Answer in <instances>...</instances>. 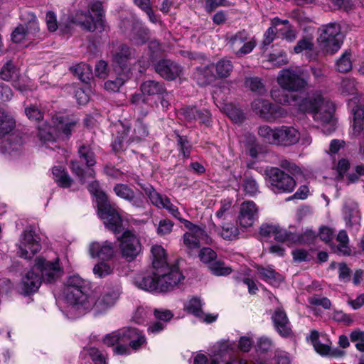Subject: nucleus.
<instances>
[{
  "label": "nucleus",
  "mask_w": 364,
  "mask_h": 364,
  "mask_svg": "<svg viewBox=\"0 0 364 364\" xmlns=\"http://www.w3.org/2000/svg\"><path fill=\"white\" fill-rule=\"evenodd\" d=\"M291 100L294 107L303 113H310L314 119L321 124H328L329 128L325 133L329 134L334 131L335 123L333 113L335 107L333 102L324 98L320 92L309 93L306 97H301L298 94H292Z\"/></svg>",
  "instance_id": "obj_1"
},
{
  "label": "nucleus",
  "mask_w": 364,
  "mask_h": 364,
  "mask_svg": "<svg viewBox=\"0 0 364 364\" xmlns=\"http://www.w3.org/2000/svg\"><path fill=\"white\" fill-rule=\"evenodd\" d=\"M258 135L269 144L282 146H290L299 142L300 133L292 126L281 125L274 128L268 125L258 127Z\"/></svg>",
  "instance_id": "obj_2"
},
{
  "label": "nucleus",
  "mask_w": 364,
  "mask_h": 364,
  "mask_svg": "<svg viewBox=\"0 0 364 364\" xmlns=\"http://www.w3.org/2000/svg\"><path fill=\"white\" fill-rule=\"evenodd\" d=\"M89 9L95 15V18L90 13L78 11L73 16L72 21L80 25L87 31L102 32L105 28L102 3L100 1H94L90 4Z\"/></svg>",
  "instance_id": "obj_3"
},
{
  "label": "nucleus",
  "mask_w": 364,
  "mask_h": 364,
  "mask_svg": "<svg viewBox=\"0 0 364 364\" xmlns=\"http://www.w3.org/2000/svg\"><path fill=\"white\" fill-rule=\"evenodd\" d=\"M90 289V282L78 274L69 276L65 282L64 289L67 303L77 309H81L86 301Z\"/></svg>",
  "instance_id": "obj_4"
},
{
  "label": "nucleus",
  "mask_w": 364,
  "mask_h": 364,
  "mask_svg": "<svg viewBox=\"0 0 364 364\" xmlns=\"http://www.w3.org/2000/svg\"><path fill=\"white\" fill-rule=\"evenodd\" d=\"M318 33L317 41L322 52L333 55L340 50L343 43V36L338 23L323 25L318 28Z\"/></svg>",
  "instance_id": "obj_5"
},
{
  "label": "nucleus",
  "mask_w": 364,
  "mask_h": 364,
  "mask_svg": "<svg viewBox=\"0 0 364 364\" xmlns=\"http://www.w3.org/2000/svg\"><path fill=\"white\" fill-rule=\"evenodd\" d=\"M309 77L307 70L300 67L289 68L279 72L277 81L283 90L297 92L308 85Z\"/></svg>",
  "instance_id": "obj_6"
},
{
  "label": "nucleus",
  "mask_w": 364,
  "mask_h": 364,
  "mask_svg": "<svg viewBox=\"0 0 364 364\" xmlns=\"http://www.w3.org/2000/svg\"><path fill=\"white\" fill-rule=\"evenodd\" d=\"M121 294L119 286L107 289L99 296L89 295L81 309L92 310L96 315L102 314L113 307Z\"/></svg>",
  "instance_id": "obj_7"
},
{
  "label": "nucleus",
  "mask_w": 364,
  "mask_h": 364,
  "mask_svg": "<svg viewBox=\"0 0 364 364\" xmlns=\"http://www.w3.org/2000/svg\"><path fill=\"white\" fill-rule=\"evenodd\" d=\"M271 190L275 193H291L296 187V181L279 168L271 167L265 170Z\"/></svg>",
  "instance_id": "obj_8"
},
{
  "label": "nucleus",
  "mask_w": 364,
  "mask_h": 364,
  "mask_svg": "<svg viewBox=\"0 0 364 364\" xmlns=\"http://www.w3.org/2000/svg\"><path fill=\"white\" fill-rule=\"evenodd\" d=\"M117 240L122 256L127 261L134 260L141 250L139 237L131 230H125Z\"/></svg>",
  "instance_id": "obj_9"
},
{
  "label": "nucleus",
  "mask_w": 364,
  "mask_h": 364,
  "mask_svg": "<svg viewBox=\"0 0 364 364\" xmlns=\"http://www.w3.org/2000/svg\"><path fill=\"white\" fill-rule=\"evenodd\" d=\"M138 184L144 190L145 194L149 197L154 205L166 209L173 217L181 223L183 220H186L181 217L178 208L171 202L166 196L160 194L150 185L141 184L140 183H138Z\"/></svg>",
  "instance_id": "obj_10"
},
{
  "label": "nucleus",
  "mask_w": 364,
  "mask_h": 364,
  "mask_svg": "<svg viewBox=\"0 0 364 364\" xmlns=\"http://www.w3.org/2000/svg\"><path fill=\"white\" fill-rule=\"evenodd\" d=\"M35 269L41 278V282H43L46 284L55 282L63 273L58 258L53 262H49L43 258L38 257L36 259Z\"/></svg>",
  "instance_id": "obj_11"
},
{
  "label": "nucleus",
  "mask_w": 364,
  "mask_h": 364,
  "mask_svg": "<svg viewBox=\"0 0 364 364\" xmlns=\"http://www.w3.org/2000/svg\"><path fill=\"white\" fill-rule=\"evenodd\" d=\"M18 253L21 257L32 258L41 250L39 237L32 230H26L21 236Z\"/></svg>",
  "instance_id": "obj_12"
},
{
  "label": "nucleus",
  "mask_w": 364,
  "mask_h": 364,
  "mask_svg": "<svg viewBox=\"0 0 364 364\" xmlns=\"http://www.w3.org/2000/svg\"><path fill=\"white\" fill-rule=\"evenodd\" d=\"M159 291L165 292L172 290L183 279L182 273L176 267H166L164 269L156 271Z\"/></svg>",
  "instance_id": "obj_13"
},
{
  "label": "nucleus",
  "mask_w": 364,
  "mask_h": 364,
  "mask_svg": "<svg viewBox=\"0 0 364 364\" xmlns=\"http://www.w3.org/2000/svg\"><path fill=\"white\" fill-rule=\"evenodd\" d=\"M348 106L353 115L352 136L358 137L362 134L364 138V103L355 96L348 100Z\"/></svg>",
  "instance_id": "obj_14"
},
{
  "label": "nucleus",
  "mask_w": 364,
  "mask_h": 364,
  "mask_svg": "<svg viewBox=\"0 0 364 364\" xmlns=\"http://www.w3.org/2000/svg\"><path fill=\"white\" fill-rule=\"evenodd\" d=\"M228 43L234 53L241 57L252 51L256 46L255 41L250 38L247 31H242L228 38Z\"/></svg>",
  "instance_id": "obj_15"
},
{
  "label": "nucleus",
  "mask_w": 364,
  "mask_h": 364,
  "mask_svg": "<svg viewBox=\"0 0 364 364\" xmlns=\"http://www.w3.org/2000/svg\"><path fill=\"white\" fill-rule=\"evenodd\" d=\"M99 215L105 226L114 234L122 230V220L119 213L107 203L98 205Z\"/></svg>",
  "instance_id": "obj_16"
},
{
  "label": "nucleus",
  "mask_w": 364,
  "mask_h": 364,
  "mask_svg": "<svg viewBox=\"0 0 364 364\" xmlns=\"http://www.w3.org/2000/svg\"><path fill=\"white\" fill-rule=\"evenodd\" d=\"M258 218V208L255 202L246 200L242 203L237 217L240 226L247 228L252 227Z\"/></svg>",
  "instance_id": "obj_17"
},
{
  "label": "nucleus",
  "mask_w": 364,
  "mask_h": 364,
  "mask_svg": "<svg viewBox=\"0 0 364 364\" xmlns=\"http://www.w3.org/2000/svg\"><path fill=\"white\" fill-rule=\"evenodd\" d=\"M183 223L189 232L183 235V244L189 250L197 249L200 247V241L206 236L203 229L192 223L189 220H183Z\"/></svg>",
  "instance_id": "obj_18"
},
{
  "label": "nucleus",
  "mask_w": 364,
  "mask_h": 364,
  "mask_svg": "<svg viewBox=\"0 0 364 364\" xmlns=\"http://www.w3.org/2000/svg\"><path fill=\"white\" fill-rule=\"evenodd\" d=\"M272 321L276 331L284 338H289L293 336L291 323L286 311L277 308L272 315Z\"/></svg>",
  "instance_id": "obj_19"
},
{
  "label": "nucleus",
  "mask_w": 364,
  "mask_h": 364,
  "mask_svg": "<svg viewBox=\"0 0 364 364\" xmlns=\"http://www.w3.org/2000/svg\"><path fill=\"white\" fill-rule=\"evenodd\" d=\"M41 284V278L37 272L35 266L28 271L21 279L18 286V291L23 295H28L36 292Z\"/></svg>",
  "instance_id": "obj_20"
},
{
  "label": "nucleus",
  "mask_w": 364,
  "mask_h": 364,
  "mask_svg": "<svg viewBox=\"0 0 364 364\" xmlns=\"http://www.w3.org/2000/svg\"><path fill=\"white\" fill-rule=\"evenodd\" d=\"M89 252L92 258L109 260L114 255L115 245L107 240L102 242H93L90 245Z\"/></svg>",
  "instance_id": "obj_21"
},
{
  "label": "nucleus",
  "mask_w": 364,
  "mask_h": 364,
  "mask_svg": "<svg viewBox=\"0 0 364 364\" xmlns=\"http://www.w3.org/2000/svg\"><path fill=\"white\" fill-rule=\"evenodd\" d=\"M155 70L162 77L172 80L182 74L183 68L173 61L162 60L155 65Z\"/></svg>",
  "instance_id": "obj_22"
},
{
  "label": "nucleus",
  "mask_w": 364,
  "mask_h": 364,
  "mask_svg": "<svg viewBox=\"0 0 364 364\" xmlns=\"http://www.w3.org/2000/svg\"><path fill=\"white\" fill-rule=\"evenodd\" d=\"M184 309L200 321L210 323L216 321L218 314H205L202 311V302L199 298L193 297L184 305Z\"/></svg>",
  "instance_id": "obj_23"
},
{
  "label": "nucleus",
  "mask_w": 364,
  "mask_h": 364,
  "mask_svg": "<svg viewBox=\"0 0 364 364\" xmlns=\"http://www.w3.org/2000/svg\"><path fill=\"white\" fill-rule=\"evenodd\" d=\"M343 211L346 225L358 231L360 226V215L357 203L352 200L346 201Z\"/></svg>",
  "instance_id": "obj_24"
},
{
  "label": "nucleus",
  "mask_w": 364,
  "mask_h": 364,
  "mask_svg": "<svg viewBox=\"0 0 364 364\" xmlns=\"http://www.w3.org/2000/svg\"><path fill=\"white\" fill-rule=\"evenodd\" d=\"M121 331L122 333V343L124 345L127 346V343H129L132 348L137 350L146 343L144 335L135 328H123Z\"/></svg>",
  "instance_id": "obj_25"
},
{
  "label": "nucleus",
  "mask_w": 364,
  "mask_h": 364,
  "mask_svg": "<svg viewBox=\"0 0 364 364\" xmlns=\"http://www.w3.org/2000/svg\"><path fill=\"white\" fill-rule=\"evenodd\" d=\"M184 118L189 122L199 120L200 123L208 126L211 122V114L207 109H198L196 107H187L182 110Z\"/></svg>",
  "instance_id": "obj_26"
},
{
  "label": "nucleus",
  "mask_w": 364,
  "mask_h": 364,
  "mask_svg": "<svg viewBox=\"0 0 364 364\" xmlns=\"http://www.w3.org/2000/svg\"><path fill=\"white\" fill-rule=\"evenodd\" d=\"M120 28L123 32L128 31L130 28L131 38L136 44H143L146 40V32L144 29L139 27L129 18L124 19L119 23Z\"/></svg>",
  "instance_id": "obj_27"
},
{
  "label": "nucleus",
  "mask_w": 364,
  "mask_h": 364,
  "mask_svg": "<svg viewBox=\"0 0 364 364\" xmlns=\"http://www.w3.org/2000/svg\"><path fill=\"white\" fill-rule=\"evenodd\" d=\"M114 191L118 197L127 200L132 203V205L137 208L142 207L143 200L141 197L136 196L134 190L127 184L118 183L115 185Z\"/></svg>",
  "instance_id": "obj_28"
},
{
  "label": "nucleus",
  "mask_w": 364,
  "mask_h": 364,
  "mask_svg": "<svg viewBox=\"0 0 364 364\" xmlns=\"http://www.w3.org/2000/svg\"><path fill=\"white\" fill-rule=\"evenodd\" d=\"M22 144L21 137L18 134H12L5 141H2L0 145V152L15 156L21 150Z\"/></svg>",
  "instance_id": "obj_29"
},
{
  "label": "nucleus",
  "mask_w": 364,
  "mask_h": 364,
  "mask_svg": "<svg viewBox=\"0 0 364 364\" xmlns=\"http://www.w3.org/2000/svg\"><path fill=\"white\" fill-rule=\"evenodd\" d=\"M103 343L107 346L117 345L114 348V351L117 354L124 355L129 353V347L122 343V333L121 329L106 335L103 339Z\"/></svg>",
  "instance_id": "obj_30"
},
{
  "label": "nucleus",
  "mask_w": 364,
  "mask_h": 364,
  "mask_svg": "<svg viewBox=\"0 0 364 364\" xmlns=\"http://www.w3.org/2000/svg\"><path fill=\"white\" fill-rule=\"evenodd\" d=\"M111 53L113 61L122 68L129 60L134 57L135 51L127 45L120 44L113 49Z\"/></svg>",
  "instance_id": "obj_31"
},
{
  "label": "nucleus",
  "mask_w": 364,
  "mask_h": 364,
  "mask_svg": "<svg viewBox=\"0 0 364 364\" xmlns=\"http://www.w3.org/2000/svg\"><path fill=\"white\" fill-rule=\"evenodd\" d=\"M135 284L139 288L146 291H159L158 276L155 269L152 273L136 278Z\"/></svg>",
  "instance_id": "obj_32"
},
{
  "label": "nucleus",
  "mask_w": 364,
  "mask_h": 364,
  "mask_svg": "<svg viewBox=\"0 0 364 364\" xmlns=\"http://www.w3.org/2000/svg\"><path fill=\"white\" fill-rule=\"evenodd\" d=\"M336 241L338 242V245H331L333 251L342 256H348L351 254V249L349 246V238L344 230L339 231L336 236Z\"/></svg>",
  "instance_id": "obj_33"
},
{
  "label": "nucleus",
  "mask_w": 364,
  "mask_h": 364,
  "mask_svg": "<svg viewBox=\"0 0 364 364\" xmlns=\"http://www.w3.org/2000/svg\"><path fill=\"white\" fill-rule=\"evenodd\" d=\"M215 70V65H209L197 68L196 74L198 83L200 85H205L213 82L217 77Z\"/></svg>",
  "instance_id": "obj_34"
},
{
  "label": "nucleus",
  "mask_w": 364,
  "mask_h": 364,
  "mask_svg": "<svg viewBox=\"0 0 364 364\" xmlns=\"http://www.w3.org/2000/svg\"><path fill=\"white\" fill-rule=\"evenodd\" d=\"M153 268L159 271L169 267L167 264L165 250L161 245H154L151 249Z\"/></svg>",
  "instance_id": "obj_35"
},
{
  "label": "nucleus",
  "mask_w": 364,
  "mask_h": 364,
  "mask_svg": "<svg viewBox=\"0 0 364 364\" xmlns=\"http://www.w3.org/2000/svg\"><path fill=\"white\" fill-rule=\"evenodd\" d=\"M53 179L58 186L62 188H69L73 180L68 173L61 166H54L52 169Z\"/></svg>",
  "instance_id": "obj_36"
},
{
  "label": "nucleus",
  "mask_w": 364,
  "mask_h": 364,
  "mask_svg": "<svg viewBox=\"0 0 364 364\" xmlns=\"http://www.w3.org/2000/svg\"><path fill=\"white\" fill-rule=\"evenodd\" d=\"M53 123L56 128L68 138L75 129L77 122L73 118L60 117H57Z\"/></svg>",
  "instance_id": "obj_37"
},
{
  "label": "nucleus",
  "mask_w": 364,
  "mask_h": 364,
  "mask_svg": "<svg viewBox=\"0 0 364 364\" xmlns=\"http://www.w3.org/2000/svg\"><path fill=\"white\" fill-rule=\"evenodd\" d=\"M141 91L143 95H161L166 92L162 83L155 80H147L141 85Z\"/></svg>",
  "instance_id": "obj_38"
},
{
  "label": "nucleus",
  "mask_w": 364,
  "mask_h": 364,
  "mask_svg": "<svg viewBox=\"0 0 364 364\" xmlns=\"http://www.w3.org/2000/svg\"><path fill=\"white\" fill-rule=\"evenodd\" d=\"M78 156L87 168H91L96 164V157L93 149L90 145L82 144L77 149Z\"/></svg>",
  "instance_id": "obj_39"
},
{
  "label": "nucleus",
  "mask_w": 364,
  "mask_h": 364,
  "mask_svg": "<svg viewBox=\"0 0 364 364\" xmlns=\"http://www.w3.org/2000/svg\"><path fill=\"white\" fill-rule=\"evenodd\" d=\"M271 106L272 103L264 99H255L251 104L252 110L265 120L268 117Z\"/></svg>",
  "instance_id": "obj_40"
},
{
  "label": "nucleus",
  "mask_w": 364,
  "mask_h": 364,
  "mask_svg": "<svg viewBox=\"0 0 364 364\" xmlns=\"http://www.w3.org/2000/svg\"><path fill=\"white\" fill-rule=\"evenodd\" d=\"M232 206V200L223 199L220 202V208L215 213V217L218 222L228 221L232 218L231 214V208Z\"/></svg>",
  "instance_id": "obj_41"
},
{
  "label": "nucleus",
  "mask_w": 364,
  "mask_h": 364,
  "mask_svg": "<svg viewBox=\"0 0 364 364\" xmlns=\"http://www.w3.org/2000/svg\"><path fill=\"white\" fill-rule=\"evenodd\" d=\"M21 19L25 23L26 28L31 34H36L40 30L38 19L34 13L25 10L21 14Z\"/></svg>",
  "instance_id": "obj_42"
},
{
  "label": "nucleus",
  "mask_w": 364,
  "mask_h": 364,
  "mask_svg": "<svg viewBox=\"0 0 364 364\" xmlns=\"http://www.w3.org/2000/svg\"><path fill=\"white\" fill-rule=\"evenodd\" d=\"M221 230L218 234L225 240H232L237 238L239 235V230L237 227L232 223L223 221L220 223Z\"/></svg>",
  "instance_id": "obj_43"
},
{
  "label": "nucleus",
  "mask_w": 364,
  "mask_h": 364,
  "mask_svg": "<svg viewBox=\"0 0 364 364\" xmlns=\"http://www.w3.org/2000/svg\"><path fill=\"white\" fill-rule=\"evenodd\" d=\"M261 278L272 285H278L282 280V277L271 267H259L257 269Z\"/></svg>",
  "instance_id": "obj_44"
},
{
  "label": "nucleus",
  "mask_w": 364,
  "mask_h": 364,
  "mask_svg": "<svg viewBox=\"0 0 364 364\" xmlns=\"http://www.w3.org/2000/svg\"><path fill=\"white\" fill-rule=\"evenodd\" d=\"M54 128L47 124L46 122L42 123L38 127V137L43 144L53 142L55 140V135L53 133Z\"/></svg>",
  "instance_id": "obj_45"
},
{
  "label": "nucleus",
  "mask_w": 364,
  "mask_h": 364,
  "mask_svg": "<svg viewBox=\"0 0 364 364\" xmlns=\"http://www.w3.org/2000/svg\"><path fill=\"white\" fill-rule=\"evenodd\" d=\"M282 23V20L277 17L272 19V26L267 28L264 34V39L262 41V48L264 49L267 46L270 45L275 38L276 34L278 33V28Z\"/></svg>",
  "instance_id": "obj_46"
},
{
  "label": "nucleus",
  "mask_w": 364,
  "mask_h": 364,
  "mask_svg": "<svg viewBox=\"0 0 364 364\" xmlns=\"http://www.w3.org/2000/svg\"><path fill=\"white\" fill-rule=\"evenodd\" d=\"M245 85L252 92L259 95H263L267 92L264 83L258 77H246L245 80Z\"/></svg>",
  "instance_id": "obj_47"
},
{
  "label": "nucleus",
  "mask_w": 364,
  "mask_h": 364,
  "mask_svg": "<svg viewBox=\"0 0 364 364\" xmlns=\"http://www.w3.org/2000/svg\"><path fill=\"white\" fill-rule=\"evenodd\" d=\"M296 233L287 231L282 228L280 226H277V231L274 236V239L278 242H287L289 245L295 244L296 240H298Z\"/></svg>",
  "instance_id": "obj_48"
},
{
  "label": "nucleus",
  "mask_w": 364,
  "mask_h": 364,
  "mask_svg": "<svg viewBox=\"0 0 364 364\" xmlns=\"http://www.w3.org/2000/svg\"><path fill=\"white\" fill-rule=\"evenodd\" d=\"M70 69L73 74L77 76L82 82H87L92 75L90 66L86 63H81L77 64Z\"/></svg>",
  "instance_id": "obj_49"
},
{
  "label": "nucleus",
  "mask_w": 364,
  "mask_h": 364,
  "mask_svg": "<svg viewBox=\"0 0 364 364\" xmlns=\"http://www.w3.org/2000/svg\"><path fill=\"white\" fill-rule=\"evenodd\" d=\"M15 121L0 109V137L9 134L14 127Z\"/></svg>",
  "instance_id": "obj_50"
},
{
  "label": "nucleus",
  "mask_w": 364,
  "mask_h": 364,
  "mask_svg": "<svg viewBox=\"0 0 364 364\" xmlns=\"http://www.w3.org/2000/svg\"><path fill=\"white\" fill-rule=\"evenodd\" d=\"M285 90L275 88L271 90V97L276 102L283 105L294 106V102L291 100V95H288Z\"/></svg>",
  "instance_id": "obj_51"
},
{
  "label": "nucleus",
  "mask_w": 364,
  "mask_h": 364,
  "mask_svg": "<svg viewBox=\"0 0 364 364\" xmlns=\"http://www.w3.org/2000/svg\"><path fill=\"white\" fill-rule=\"evenodd\" d=\"M233 68L232 62L228 59H221L215 65V70L218 78H225L228 77Z\"/></svg>",
  "instance_id": "obj_52"
},
{
  "label": "nucleus",
  "mask_w": 364,
  "mask_h": 364,
  "mask_svg": "<svg viewBox=\"0 0 364 364\" xmlns=\"http://www.w3.org/2000/svg\"><path fill=\"white\" fill-rule=\"evenodd\" d=\"M208 267L215 276H227L232 272L230 267L226 266L223 262L217 259L210 263Z\"/></svg>",
  "instance_id": "obj_53"
},
{
  "label": "nucleus",
  "mask_w": 364,
  "mask_h": 364,
  "mask_svg": "<svg viewBox=\"0 0 364 364\" xmlns=\"http://www.w3.org/2000/svg\"><path fill=\"white\" fill-rule=\"evenodd\" d=\"M149 132L146 126L140 120H138L134 125L133 135L128 142H139L148 136Z\"/></svg>",
  "instance_id": "obj_54"
},
{
  "label": "nucleus",
  "mask_w": 364,
  "mask_h": 364,
  "mask_svg": "<svg viewBox=\"0 0 364 364\" xmlns=\"http://www.w3.org/2000/svg\"><path fill=\"white\" fill-rule=\"evenodd\" d=\"M280 26H282V27L278 28L279 35L282 36L283 38L289 42L295 40L296 37V32L289 24L288 20H282Z\"/></svg>",
  "instance_id": "obj_55"
},
{
  "label": "nucleus",
  "mask_w": 364,
  "mask_h": 364,
  "mask_svg": "<svg viewBox=\"0 0 364 364\" xmlns=\"http://www.w3.org/2000/svg\"><path fill=\"white\" fill-rule=\"evenodd\" d=\"M336 69L340 73H347L352 68L350 52L346 50L338 59L336 63Z\"/></svg>",
  "instance_id": "obj_56"
},
{
  "label": "nucleus",
  "mask_w": 364,
  "mask_h": 364,
  "mask_svg": "<svg viewBox=\"0 0 364 364\" xmlns=\"http://www.w3.org/2000/svg\"><path fill=\"white\" fill-rule=\"evenodd\" d=\"M0 77L6 81L14 80L18 77V72L11 61L7 62L1 68Z\"/></svg>",
  "instance_id": "obj_57"
},
{
  "label": "nucleus",
  "mask_w": 364,
  "mask_h": 364,
  "mask_svg": "<svg viewBox=\"0 0 364 364\" xmlns=\"http://www.w3.org/2000/svg\"><path fill=\"white\" fill-rule=\"evenodd\" d=\"M242 187L245 194L250 196H255L259 192L257 181L252 177H246L244 179Z\"/></svg>",
  "instance_id": "obj_58"
},
{
  "label": "nucleus",
  "mask_w": 364,
  "mask_h": 364,
  "mask_svg": "<svg viewBox=\"0 0 364 364\" xmlns=\"http://www.w3.org/2000/svg\"><path fill=\"white\" fill-rule=\"evenodd\" d=\"M89 191L94 195L98 200V205L107 202V195L100 189L99 183L93 181L88 186Z\"/></svg>",
  "instance_id": "obj_59"
},
{
  "label": "nucleus",
  "mask_w": 364,
  "mask_h": 364,
  "mask_svg": "<svg viewBox=\"0 0 364 364\" xmlns=\"http://www.w3.org/2000/svg\"><path fill=\"white\" fill-rule=\"evenodd\" d=\"M127 129L124 128L122 132H119V135L112 143V149L114 151H119L126 148L125 143L127 144Z\"/></svg>",
  "instance_id": "obj_60"
},
{
  "label": "nucleus",
  "mask_w": 364,
  "mask_h": 364,
  "mask_svg": "<svg viewBox=\"0 0 364 364\" xmlns=\"http://www.w3.org/2000/svg\"><path fill=\"white\" fill-rule=\"evenodd\" d=\"M287 114L288 112L284 108L272 104L267 121L274 122L279 119L286 117Z\"/></svg>",
  "instance_id": "obj_61"
},
{
  "label": "nucleus",
  "mask_w": 364,
  "mask_h": 364,
  "mask_svg": "<svg viewBox=\"0 0 364 364\" xmlns=\"http://www.w3.org/2000/svg\"><path fill=\"white\" fill-rule=\"evenodd\" d=\"M113 272V269L111 266L104 262L97 263L93 267V273L95 276L99 278H103L106 276L111 274Z\"/></svg>",
  "instance_id": "obj_62"
},
{
  "label": "nucleus",
  "mask_w": 364,
  "mask_h": 364,
  "mask_svg": "<svg viewBox=\"0 0 364 364\" xmlns=\"http://www.w3.org/2000/svg\"><path fill=\"white\" fill-rule=\"evenodd\" d=\"M340 90L342 95H349L356 93L355 81L353 79L345 78L341 81Z\"/></svg>",
  "instance_id": "obj_63"
},
{
  "label": "nucleus",
  "mask_w": 364,
  "mask_h": 364,
  "mask_svg": "<svg viewBox=\"0 0 364 364\" xmlns=\"http://www.w3.org/2000/svg\"><path fill=\"white\" fill-rule=\"evenodd\" d=\"M226 112L228 117L235 123H240L245 119L243 112L231 105L227 106Z\"/></svg>",
  "instance_id": "obj_64"
}]
</instances>
